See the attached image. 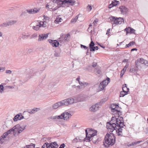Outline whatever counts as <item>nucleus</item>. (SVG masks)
I'll use <instances>...</instances> for the list:
<instances>
[{
	"instance_id": "obj_32",
	"label": "nucleus",
	"mask_w": 148,
	"mask_h": 148,
	"mask_svg": "<svg viewBox=\"0 0 148 148\" xmlns=\"http://www.w3.org/2000/svg\"><path fill=\"white\" fill-rule=\"evenodd\" d=\"M27 13L28 12H27L25 11L23 12L20 15V16L22 17H24V16H25L27 17L28 16V14Z\"/></svg>"
},
{
	"instance_id": "obj_3",
	"label": "nucleus",
	"mask_w": 148,
	"mask_h": 148,
	"mask_svg": "<svg viewBox=\"0 0 148 148\" xmlns=\"http://www.w3.org/2000/svg\"><path fill=\"white\" fill-rule=\"evenodd\" d=\"M115 143V137L113 134L107 133L106 135L103 145L106 147H108L113 145Z\"/></svg>"
},
{
	"instance_id": "obj_14",
	"label": "nucleus",
	"mask_w": 148,
	"mask_h": 148,
	"mask_svg": "<svg viewBox=\"0 0 148 148\" xmlns=\"http://www.w3.org/2000/svg\"><path fill=\"white\" fill-rule=\"evenodd\" d=\"M63 119L66 121H68L69 119L70 118L72 115L67 111H65L62 113Z\"/></svg>"
},
{
	"instance_id": "obj_24",
	"label": "nucleus",
	"mask_w": 148,
	"mask_h": 148,
	"mask_svg": "<svg viewBox=\"0 0 148 148\" xmlns=\"http://www.w3.org/2000/svg\"><path fill=\"white\" fill-rule=\"evenodd\" d=\"M85 138H83L82 137L77 136L73 140V143H77L79 142H82L83 141H84Z\"/></svg>"
},
{
	"instance_id": "obj_42",
	"label": "nucleus",
	"mask_w": 148,
	"mask_h": 148,
	"mask_svg": "<svg viewBox=\"0 0 148 148\" xmlns=\"http://www.w3.org/2000/svg\"><path fill=\"white\" fill-rule=\"evenodd\" d=\"M4 92V87L2 85H0V93H2Z\"/></svg>"
},
{
	"instance_id": "obj_29",
	"label": "nucleus",
	"mask_w": 148,
	"mask_h": 148,
	"mask_svg": "<svg viewBox=\"0 0 148 148\" xmlns=\"http://www.w3.org/2000/svg\"><path fill=\"white\" fill-rule=\"evenodd\" d=\"M64 34H62L60 37L59 38V41L60 43L64 42H65L64 41Z\"/></svg>"
},
{
	"instance_id": "obj_59",
	"label": "nucleus",
	"mask_w": 148,
	"mask_h": 148,
	"mask_svg": "<svg viewBox=\"0 0 148 148\" xmlns=\"http://www.w3.org/2000/svg\"><path fill=\"white\" fill-rule=\"evenodd\" d=\"M33 51V50L32 49H28L27 52L28 53H30L32 52Z\"/></svg>"
},
{
	"instance_id": "obj_26",
	"label": "nucleus",
	"mask_w": 148,
	"mask_h": 148,
	"mask_svg": "<svg viewBox=\"0 0 148 148\" xmlns=\"http://www.w3.org/2000/svg\"><path fill=\"white\" fill-rule=\"evenodd\" d=\"M52 119H63L62 113L60 115L53 116Z\"/></svg>"
},
{
	"instance_id": "obj_11",
	"label": "nucleus",
	"mask_w": 148,
	"mask_h": 148,
	"mask_svg": "<svg viewBox=\"0 0 148 148\" xmlns=\"http://www.w3.org/2000/svg\"><path fill=\"white\" fill-rule=\"evenodd\" d=\"M123 118L122 117H120L119 118H117L116 120L115 121H114L112 123H114L116 124L117 127H120V126L122 127L123 125Z\"/></svg>"
},
{
	"instance_id": "obj_64",
	"label": "nucleus",
	"mask_w": 148,
	"mask_h": 148,
	"mask_svg": "<svg viewBox=\"0 0 148 148\" xmlns=\"http://www.w3.org/2000/svg\"><path fill=\"white\" fill-rule=\"evenodd\" d=\"M129 66V64L128 63H127L125 65V66L124 67V68L125 69H127Z\"/></svg>"
},
{
	"instance_id": "obj_57",
	"label": "nucleus",
	"mask_w": 148,
	"mask_h": 148,
	"mask_svg": "<svg viewBox=\"0 0 148 148\" xmlns=\"http://www.w3.org/2000/svg\"><path fill=\"white\" fill-rule=\"evenodd\" d=\"M130 33H133L134 32V31H135V30L133 29L132 28H130Z\"/></svg>"
},
{
	"instance_id": "obj_8",
	"label": "nucleus",
	"mask_w": 148,
	"mask_h": 148,
	"mask_svg": "<svg viewBox=\"0 0 148 148\" xmlns=\"http://www.w3.org/2000/svg\"><path fill=\"white\" fill-rule=\"evenodd\" d=\"M141 64H145V65H148V62L142 58H140L137 60V62H135V66L138 68L139 69L141 67Z\"/></svg>"
},
{
	"instance_id": "obj_52",
	"label": "nucleus",
	"mask_w": 148,
	"mask_h": 148,
	"mask_svg": "<svg viewBox=\"0 0 148 148\" xmlns=\"http://www.w3.org/2000/svg\"><path fill=\"white\" fill-rule=\"evenodd\" d=\"M92 9V7L90 5H88L87 7V10L88 11H90Z\"/></svg>"
},
{
	"instance_id": "obj_39",
	"label": "nucleus",
	"mask_w": 148,
	"mask_h": 148,
	"mask_svg": "<svg viewBox=\"0 0 148 148\" xmlns=\"http://www.w3.org/2000/svg\"><path fill=\"white\" fill-rule=\"evenodd\" d=\"M99 49V47L98 46H96L94 47V46L92 47V48H91V49L90 50L91 51H95V49L96 50H98Z\"/></svg>"
},
{
	"instance_id": "obj_56",
	"label": "nucleus",
	"mask_w": 148,
	"mask_h": 148,
	"mask_svg": "<svg viewBox=\"0 0 148 148\" xmlns=\"http://www.w3.org/2000/svg\"><path fill=\"white\" fill-rule=\"evenodd\" d=\"M65 147V145L64 143L61 144L59 148H64Z\"/></svg>"
},
{
	"instance_id": "obj_47",
	"label": "nucleus",
	"mask_w": 148,
	"mask_h": 148,
	"mask_svg": "<svg viewBox=\"0 0 148 148\" xmlns=\"http://www.w3.org/2000/svg\"><path fill=\"white\" fill-rule=\"evenodd\" d=\"M117 119V118L115 116H112V119L111 121H110L108 122H110V123H112V122L114 121H115Z\"/></svg>"
},
{
	"instance_id": "obj_27",
	"label": "nucleus",
	"mask_w": 148,
	"mask_h": 148,
	"mask_svg": "<svg viewBox=\"0 0 148 148\" xmlns=\"http://www.w3.org/2000/svg\"><path fill=\"white\" fill-rule=\"evenodd\" d=\"M70 37V34H67L66 35L64 34V40L65 42L68 41L69 40Z\"/></svg>"
},
{
	"instance_id": "obj_31",
	"label": "nucleus",
	"mask_w": 148,
	"mask_h": 148,
	"mask_svg": "<svg viewBox=\"0 0 148 148\" xmlns=\"http://www.w3.org/2000/svg\"><path fill=\"white\" fill-rule=\"evenodd\" d=\"M135 44V43L133 41H131L128 44L126 45L125 47H129L132 46V45H134Z\"/></svg>"
},
{
	"instance_id": "obj_1",
	"label": "nucleus",
	"mask_w": 148,
	"mask_h": 148,
	"mask_svg": "<svg viewBox=\"0 0 148 148\" xmlns=\"http://www.w3.org/2000/svg\"><path fill=\"white\" fill-rule=\"evenodd\" d=\"M86 137L84 140V141L89 142L92 140L94 143H98L99 140V138L96 136L97 132H93L90 130L89 128H87L85 130Z\"/></svg>"
},
{
	"instance_id": "obj_45",
	"label": "nucleus",
	"mask_w": 148,
	"mask_h": 148,
	"mask_svg": "<svg viewBox=\"0 0 148 148\" xmlns=\"http://www.w3.org/2000/svg\"><path fill=\"white\" fill-rule=\"evenodd\" d=\"M18 120V114H16L13 118L14 121H16Z\"/></svg>"
},
{
	"instance_id": "obj_2",
	"label": "nucleus",
	"mask_w": 148,
	"mask_h": 148,
	"mask_svg": "<svg viewBox=\"0 0 148 148\" xmlns=\"http://www.w3.org/2000/svg\"><path fill=\"white\" fill-rule=\"evenodd\" d=\"M80 101V100L78 99H77V101H75V99L72 98H69L55 103L52 105V108L54 109H56L60 107L64 106H68L72 104L74 102H77Z\"/></svg>"
},
{
	"instance_id": "obj_37",
	"label": "nucleus",
	"mask_w": 148,
	"mask_h": 148,
	"mask_svg": "<svg viewBox=\"0 0 148 148\" xmlns=\"http://www.w3.org/2000/svg\"><path fill=\"white\" fill-rule=\"evenodd\" d=\"M108 99L107 98H106L103 99L100 102H99V103H100L101 104V106L106 101H107V100Z\"/></svg>"
},
{
	"instance_id": "obj_6",
	"label": "nucleus",
	"mask_w": 148,
	"mask_h": 148,
	"mask_svg": "<svg viewBox=\"0 0 148 148\" xmlns=\"http://www.w3.org/2000/svg\"><path fill=\"white\" fill-rule=\"evenodd\" d=\"M34 23L36 24L34 26H33L32 28L35 30L38 31L40 27H45L47 26V23L45 21H37L35 22Z\"/></svg>"
},
{
	"instance_id": "obj_20",
	"label": "nucleus",
	"mask_w": 148,
	"mask_h": 148,
	"mask_svg": "<svg viewBox=\"0 0 148 148\" xmlns=\"http://www.w3.org/2000/svg\"><path fill=\"white\" fill-rule=\"evenodd\" d=\"M141 67H139V68H138L137 67L134 66H132L130 67L129 72L131 73H136L138 70H140Z\"/></svg>"
},
{
	"instance_id": "obj_9",
	"label": "nucleus",
	"mask_w": 148,
	"mask_h": 148,
	"mask_svg": "<svg viewBox=\"0 0 148 148\" xmlns=\"http://www.w3.org/2000/svg\"><path fill=\"white\" fill-rule=\"evenodd\" d=\"M36 72L33 73V70H30L29 69L26 70L25 74H26V78L27 80H28L32 78L33 76L35 75Z\"/></svg>"
},
{
	"instance_id": "obj_50",
	"label": "nucleus",
	"mask_w": 148,
	"mask_h": 148,
	"mask_svg": "<svg viewBox=\"0 0 148 148\" xmlns=\"http://www.w3.org/2000/svg\"><path fill=\"white\" fill-rule=\"evenodd\" d=\"M38 36L37 34H33L32 35L31 38H36Z\"/></svg>"
},
{
	"instance_id": "obj_5",
	"label": "nucleus",
	"mask_w": 148,
	"mask_h": 148,
	"mask_svg": "<svg viewBox=\"0 0 148 148\" xmlns=\"http://www.w3.org/2000/svg\"><path fill=\"white\" fill-rule=\"evenodd\" d=\"M108 20L112 24V27H114L115 25H120L124 23L123 18L121 17L111 16L108 18Z\"/></svg>"
},
{
	"instance_id": "obj_19",
	"label": "nucleus",
	"mask_w": 148,
	"mask_h": 148,
	"mask_svg": "<svg viewBox=\"0 0 148 148\" xmlns=\"http://www.w3.org/2000/svg\"><path fill=\"white\" fill-rule=\"evenodd\" d=\"M40 10V8H34V9H32L29 10H27L26 11L28 12L29 14H35L38 12Z\"/></svg>"
},
{
	"instance_id": "obj_28",
	"label": "nucleus",
	"mask_w": 148,
	"mask_h": 148,
	"mask_svg": "<svg viewBox=\"0 0 148 148\" xmlns=\"http://www.w3.org/2000/svg\"><path fill=\"white\" fill-rule=\"evenodd\" d=\"M17 21L13 20L7 22L8 25V26L12 25L15 24L17 22Z\"/></svg>"
},
{
	"instance_id": "obj_33",
	"label": "nucleus",
	"mask_w": 148,
	"mask_h": 148,
	"mask_svg": "<svg viewBox=\"0 0 148 148\" xmlns=\"http://www.w3.org/2000/svg\"><path fill=\"white\" fill-rule=\"evenodd\" d=\"M78 15H77L74 18H73L71 19V23H74L76 22V21H77V20L78 18Z\"/></svg>"
},
{
	"instance_id": "obj_43",
	"label": "nucleus",
	"mask_w": 148,
	"mask_h": 148,
	"mask_svg": "<svg viewBox=\"0 0 148 148\" xmlns=\"http://www.w3.org/2000/svg\"><path fill=\"white\" fill-rule=\"evenodd\" d=\"M8 26V25L7 22L6 23H3L2 24H0V27H4Z\"/></svg>"
},
{
	"instance_id": "obj_17",
	"label": "nucleus",
	"mask_w": 148,
	"mask_h": 148,
	"mask_svg": "<svg viewBox=\"0 0 148 148\" xmlns=\"http://www.w3.org/2000/svg\"><path fill=\"white\" fill-rule=\"evenodd\" d=\"M49 34L48 33H47L46 34H39L38 36V41H43L46 39L48 37V35Z\"/></svg>"
},
{
	"instance_id": "obj_35",
	"label": "nucleus",
	"mask_w": 148,
	"mask_h": 148,
	"mask_svg": "<svg viewBox=\"0 0 148 148\" xmlns=\"http://www.w3.org/2000/svg\"><path fill=\"white\" fill-rule=\"evenodd\" d=\"M142 142H143L142 140H140L136 142H134L132 143V146H135L137 144H139Z\"/></svg>"
},
{
	"instance_id": "obj_51",
	"label": "nucleus",
	"mask_w": 148,
	"mask_h": 148,
	"mask_svg": "<svg viewBox=\"0 0 148 148\" xmlns=\"http://www.w3.org/2000/svg\"><path fill=\"white\" fill-rule=\"evenodd\" d=\"M39 110H40V109L39 108H35L32 109V111H33V112H34V113L36 112H37Z\"/></svg>"
},
{
	"instance_id": "obj_61",
	"label": "nucleus",
	"mask_w": 148,
	"mask_h": 148,
	"mask_svg": "<svg viewBox=\"0 0 148 148\" xmlns=\"http://www.w3.org/2000/svg\"><path fill=\"white\" fill-rule=\"evenodd\" d=\"M125 72H123L122 71H121L120 74V77H123V75H124Z\"/></svg>"
},
{
	"instance_id": "obj_41",
	"label": "nucleus",
	"mask_w": 148,
	"mask_h": 148,
	"mask_svg": "<svg viewBox=\"0 0 148 148\" xmlns=\"http://www.w3.org/2000/svg\"><path fill=\"white\" fill-rule=\"evenodd\" d=\"M25 126H23L22 127H19V134L25 129Z\"/></svg>"
},
{
	"instance_id": "obj_60",
	"label": "nucleus",
	"mask_w": 148,
	"mask_h": 148,
	"mask_svg": "<svg viewBox=\"0 0 148 148\" xmlns=\"http://www.w3.org/2000/svg\"><path fill=\"white\" fill-rule=\"evenodd\" d=\"M12 71L10 70H6L5 73H7L11 74L12 73Z\"/></svg>"
},
{
	"instance_id": "obj_7",
	"label": "nucleus",
	"mask_w": 148,
	"mask_h": 148,
	"mask_svg": "<svg viewBox=\"0 0 148 148\" xmlns=\"http://www.w3.org/2000/svg\"><path fill=\"white\" fill-rule=\"evenodd\" d=\"M110 79L109 77H107L106 79L104 80L101 82L99 85V89L100 91L103 90L104 88L110 82Z\"/></svg>"
},
{
	"instance_id": "obj_62",
	"label": "nucleus",
	"mask_w": 148,
	"mask_h": 148,
	"mask_svg": "<svg viewBox=\"0 0 148 148\" xmlns=\"http://www.w3.org/2000/svg\"><path fill=\"white\" fill-rule=\"evenodd\" d=\"M97 73L100 74L101 73V71L99 69H98V70L97 69Z\"/></svg>"
},
{
	"instance_id": "obj_15",
	"label": "nucleus",
	"mask_w": 148,
	"mask_h": 148,
	"mask_svg": "<svg viewBox=\"0 0 148 148\" xmlns=\"http://www.w3.org/2000/svg\"><path fill=\"white\" fill-rule=\"evenodd\" d=\"M12 132H13V135L16 136L18 135V125L17 124L11 129Z\"/></svg>"
},
{
	"instance_id": "obj_16",
	"label": "nucleus",
	"mask_w": 148,
	"mask_h": 148,
	"mask_svg": "<svg viewBox=\"0 0 148 148\" xmlns=\"http://www.w3.org/2000/svg\"><path fill=\"white\" fill-rule=\"evenodd\" d=\"M125 125L124 124V122L123 123V125L122 126V127L120 126L119 125V126L120 127H116V132L117 133V134L118 136H122L123 135L122 133V130L123 129L122 128L124 126H125Z\"/></svg>"
},
{
	"instance_id": "obj_18",
	"label": "nucleus",
	"mask_w": 148,
	"mask_h": 148,
	"mask_svg": "<svg viewBox=\"0 0 148 148\" xmlns=\"http://www.w3.org/2000/svg\"><path fill=\"white\" fill-rule=\"evenodd\" d=\"M119 9L122 14H126L128 11V9L124 6H121L119 7Z\"/></svg>"
},
{
	"instance_id": "obj_12",
	"label": "nucleus",
	"mask_w": 148,
	"mask_h": 148,
	"mask_svg": "<svg viewBox=\"0 0 148 148\" xmlns=\"http://www.w3.org/2000/svg\"><path fill=\"white\" fill-rule=\"evenodd\" d=\"M101 106V103L98 102L95 105L91 106L89 108V110L92 112H95L98 110Z\"/></svg>"
},
{
	"instance_id": "obj_36",
	"label": "nucleus",
	"mask_w": 148,
	"mask_h": 148,
	"mask_svg": "<svg viewBox=\"0 0 148 148\" xmlns=\"http://www.w3.org/2000/svg\"><path fill=\"white\" fill-rule=\"evenodd\" d=\"M12 132V130L10 129L8 130L7 132L4 133L3 134L4 135V136H5V137L7 136V137L8 135L10 134Z\"/></svg>"
},
{
	"instance_id": "obj_54",
	"label": "nucleus",
	"mask_w": 148,
	"mask_h": 148,
	"mask_svg": "<svg viewBox=\"0 0 148 148\" xmlns=\"http://www.w3.org/2000/svg\"><path fill=\"white\" fill-rule=\"evenodd\" d=\"M5 68L4 67H0V72H3L5 70Z\"/></svg>"
},
{
	"instance_id": "obj_25",
	"label": "nucleus",
	"mask_w": 148,
	"mask_h": 148,
	"mask_svg": "<svg viewBox=\"0 0 148 148\" xmlns=\"http://www.w3.org/2000/svg\"><path fill=\"white\" fill-rule=\"evenodd\" d=\"M8 138L7 136H4V135L3 134L2 136H1L0 137V143L1 144H2L5 142L6 139V138Z\"/></svg>"
},
{
	"instance_id": "obj_23",
	"label": "nucleus",
	"mask_w": 148,
	"mask_h": 148,
	"mask_svg": "<svg viewBox=\"0 0 148 148\" xmlns=\"http://www.w3.org/2000/svg\"><path fill=\"white\" fill-rule=\"evenodd\" d=\"M58 145L56 142L49 143L48 147L49 148H58Z\"/></svg>"
},
{
	"instance_id": "obj_22",
	"label": "nucleus",
	"mask_w": 148,
	"mask_h": 148,
	"mask_svg": "<svg viewBox=\"0 0 148 148\" xmlns=\"http://www.w3.org/2000/svg\"><path fill=\"white\" fill-rule=\"evenodd\" d=\"M117 107H119L117 104L113 103L111 104L110 106V108L111 109L112 111L113 112H120L119 110L116 109V108Z\"/></svg>"
},
{
	"instance_id": "obj_10",
	"label": "nucleus",
	"mask_w": 148,
	"mask_h": 148,
	"mask_svg": "<svg viewBox=\"0 0 148 148\" xmlns=\"http://www.w3.org/2000/svg\"><path fill=\"white\" fill-rule=\"evenodd\" d=\"M106 127L108 131L111 132H112L114 130H116L117 126L116 124L114 123H111L110 122L107 123Z\"/></svg>"
},
{
	"instance_id": "obj_40",
	"label": "nucleus",
	"mask_w": 148,
	"mask_h": 148,
	"mask_svg": "<svg viewBox=\"0 0 148 148\" xmlns=\"http://www.w3.org/2000/svg\"><path fill=\"white\" fill-rule=\"evenodd\" d=\"M112 3L113 6L116 5L119 3V2L116 1L114 0V1H112Z\"/></svg>"
},
{
	"instance_id": "obj_30",
	"label": "nucleus",
	"mask_w": 148,
	"mask_h": 148,
	"mask_svg": "<svg viewBox=\"0 0 148 148\" xmlns=\"http://www.w3.org/2000/svg\"><path fill=\"white\" fill-rule=\"evenodd\" d=\"M62 21V19L60 17H58L56 18L55 21V23H59Z\"/></svg>"
},
{
	"instance_id": "obj_53",
	"label": "nucleus",
	"mask_w": 148,
	"mask_h": 148,
	"mask_svg": "<svg viewBox=\"0 0 148 148\" xmlns=\"http://www.w3.org/2000/svg\"><path fill=\"white\" fill-rule=\"evenodd\" d=\"M24 118V116L22 115L21 113H19V120H21Z\"/></svg>"
},
{
	"instance_id": "obj_63",
	"label": "nucleus",
	"mask_w": 148,
	"mask_h": 148,
	"mask_svg": "<svg viewBox=\"0 0 148 148\" xmlns=\"http://www.w3.org/2000/svg\"><path fill=\"white\" fill-rule=\"evenodd\" d=\"M113 6L112 4V3H111V4H110L109 5L108 7L109 8H111Z\"/></svg>"
},
{
	"instance_id": "obj_21",
	"label": "nucleus",
	"mask_w": 148,
	"mask_h": 148,
	"mask_svg": "<svg viewBox=\"0 0 148 148\" xmlns=\"http://www.w3.org/2000/svg\"><path fill=\"white\" fill-rule=\"evenodd\" d=\"M49 42L53 47H58L59 44V42L56 40H49Z\"/></svg>"
},
{
	"instance_id": "obj_44",
	"label": "nucleus",
	"mask_w": 148,
	"mask_h": 148,
	"mask_svg": "<svg viewBox=\"0 0 148 148\" xmlns=\"http://www.w3.org/2000/svg\"><path fill=\"white\" fill-rule=\"evenodd\" d=\"M49 143H45L42 146V148H49L48 147Z\"/></svg>"
},
{
	"instance_id": "obj_13",
	"label": "nucleus",
	"mask_w": 148,
	"mask_h": 148,
	"mask_svg": "<svg viewBox=\"0 0 148 148\" xmlns=\"http://www.w3.org/2000/svg\"><path fill=\"white\" fill-rule=\"evenodd\" d=\"M123 91L120 93V97H123L125 95H127L129 89L126 86V84H124L122 87Z\"/></svg>"
},
{
	"instance_id": "obj_58",
	"label": "nucleus",
	"mask_w": 148,
	"mask_h": 148,
	"mask_svg": "<svg viewBox=\"0 0 148 148\" xmlns=\"http://www.w3.org/2000/svg\"><path fill=\"white\" fill-rule=\"evenodd\" d=\"M97 63L95 62H94L92 63V66L93 67H96L97 66Z\"/></svg>"
},
{
	"instance_id": "obj_48",
	"label": "nucleus",
	"mask_w": 148,
	"mask_h": 148,
	"mask_svg": "<svg viewBox=\"0 0 148 148\" xmlns=\"http://www.w3.org/2000/svg\"><path fill=\"white\" fill-rule=\"evenodd\" d=\"M130 28L131 27H129L125 29V30L126 32V34H127L128 33H130Z\"/></svg>"
},
{
	"instance_id": "obj_38",
	"label": "nucleus",
	"mask_w": 148,
	"mask_h": 148,
	"mask_svg": "<svg viewBox=\"0 0 148 148\" xmlns=\"http://www.w3.org/2000/svg\"><path fill=\"white\" fill-rule=\"evenodd\" d=\"M79 84L81 86H87L89 84L87 82H79Z\"/></svg>"
},
{
	"instance_id": "obj_49",
	"label": "nucleus",
	"mask_w": 148,
	"mask_h": 148,
	"mask_svg": "<svg viewBox=\"0 0 148 148\" xmlns=\"http://www.w3.org/2000/svg\"><path fill=\"white\" fill-rule=\"evenodd\" d=\"M54 56L56 57H60V53L56 52L54 53Z\"/></svg>"
},
{
	"instance_id": "obj_4",
	"label": "nucleus",
	"mask_w": 148,
	"mask_h": 148,
	"mask_svg": "<svg viewBox=\"0 0 148 148\" xmlns=\"http://www.w3.org/2000/svg\"><path fill=\"white\" fill-rule=\"evenodd\" d=\"M51 1L57 4L59 7L63 6V5L65 4L73 6L76 2L75 0H51Z\"/></svg>"
},
{
	"instance_id": "obj_34",
	"label": "nucleus",
	"mask_w": 148,
	"mask_h": 148,
	"mask_svg": "<svg viewBox=\"0 0 148 148\" xmlns=\"http://www.w3.org/2000/svg\"><path fill=\"white\" fill-rule=\"evenodd\" d=\"M25 146L27 148H34L35 146V144L31 143L30 145H26Z\"/></svg>"
},
{
	"instance_id": "obj_46",
	"label": "nucleus",
	"mask_w": 148,
	"mask_h": 148,
	"mask_svg": "<svg viewBox=\"0 0 148 148\" xmlns=\"http://www.w3.org/2000/svg\"><path fill=\"white\" fill-rule=\"evenodd\" d=\"M95 45V43L93 42V41H91L90 43L89 44V47L90 49V50L91 49V48L93 47Z\"/></svg>"
},
{
	"instance_id": "obj_55",
	"label": "nucleus",
	"mask_w": 148,
	"mask_h": 148,
	"mask_svg": "<svg viewBox=\"0 0 148 148\" xmlns=\"http://www.w3.org/2000/svg\"><path fill=\"white\" fill-rule=\"evenodd\" d=\"M81 47L84 48L85 49H87L88 48L87 47L82 45H81Z\"/></svg>"
}]
</instances>
